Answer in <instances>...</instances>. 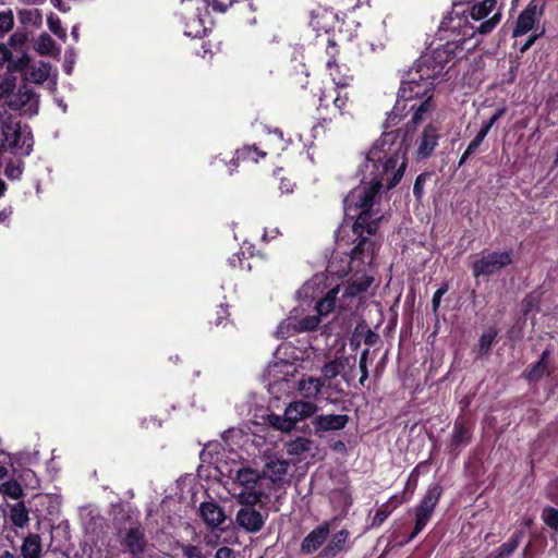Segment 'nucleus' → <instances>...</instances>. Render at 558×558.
I'll use <instances>...</instances> for the list:
<instances>
[{
	"instance_id": "f257e3e1",
	"label": "nucleus",
	"mask_w": 558,
	"mask_h": 558,
	"mask_svg": "<svg viewBox=\"0 0 558 558\" xmlns=\"http://www.w3.org/2000/svg\"><path fill=\"white\" fill-rule=\"evenodd\" d=\"M501 10L497 0L475 2L469 10L459 12L453 9L440 23L439 40L445 44L425 52L417 61L418 78L402 82L398 99L388 121L395 123L402 112L409 108L414 111L413 123L425 120L434 110V82L445 73L450 62L461 59L478 44L476 34H489L500 22Z\"/></svg>"
},
{
	"instance_id": "f03ea898",
	"label": "nucleus",
	"mask_w": 558,
	"mask_h": 558,
	"mask_svg": "<svg viewBox=\"0 0 558 558\" xmlns=\"http://www.w3.org/2000/svg\"><path fill=\"white\" fill-rule=\"evenodd\" d=\"M407 149L405 136H401L399 131H389L384 132L366 154L361 184L344 199L347 215L359 210L353 226V231L359 236L364 231L369 235L377 231L383 218L381 211L376 207L380 197L379 191L392 189L403 177Z\"/></svg>"
},
{
	"instance_id": "7ed1b4c3",
	"label": "nucleus",
	"mask_w": 558,
	"mask_h": 558,
	"mask_svg": "<svg viewBox=\"0 0 558 558\" xmlns=\"http://www.w3.org/2000/svg\"><path fill=\"white\" fill-rule=\"evenodd\" d=\"M375 243L363 238L353 248L350 258V270L356 274L362 272L353 281L347 284L331 289L326 296L316 304L315 315H308L300 318L299 311L291 312L289 317L280 323L276 335L278 338H287L295 332L310 331L315 329L320 323V316L329 314L338 301L339 307L347 310L355 304L357 295L372 284L373 278L366 275V266H371L374 260Z\"/></svg>"
},
{
	"instance_id": "20e7f679",
	"label": "nucleus",
	"mask_w": 558,
	"mask_h": 558,
	"mask_svg": "<svg viewBox=\"0 0 558 558\" xmlns=\"http://www.w3.org/2000/svg\"><path fill=\"white\" fill-rule=\"evenodd\" d=\"M217 470L229 478L225 486L240 504L254 506L270 498L269 483L257 470L236 463L229 468L222 461H217Z\"/></svg>"
},
{
	"instance_id": "39448f33",
	"label": "nucleus",
	"mask_w": 558,
	"mask_h": 558,
	"mask_svg": "<svg viewBox=\"0 0 558 558\" xmlns=\"http://www.w3.org/2000/svg\"><path fill=\"white\" fill-rule=\"evenodd\" d=\"M33 144L28 126L21 125L7 112L0 113V159L5 153L15 157L28 156L33 150Z\"/></svg>"
},
{
	"instance_id": "423d86ee",
	"label": "nucleus",
	"mask_w": 558,
	"mask_h": 558,
	"mask_svg": "<svg viewBox=\"0 0 558 558\" xmlns=\"http://www.w3.org/2000/svg\"><path fill=\"white\" fill-rule=\"evenodd\" d=\"M208 0H182L181 17L184 24V35L193 38L204 36L211 27L207 9Z\"/></svg>"
},
{
	"instance_id": "0eeeda50",
	"label": "nucleus",
	"mask_w": 558,
	"mask_h": 558,
	"mask_svg": "<svg viewBox=\"0 0 558 558\" xmlns=\"http://www.w3.org/2000/svg\"><path fill=\"white\" fill-rule=\"evenodd\" d=\"M318 412V407L313 401L295 400L290 402L282 415H268V423L271 427L282 433L292 432L298 423L311 418Z\"/></svg>"
},
{
	"instance_id": "6e6552de",
	"label": "nucleus",
	"mask_w": 558,
	"mask_h": 558,
	"mask_svg": "<svg viewBox=\"0 0 558 558\" xmlns=\"http://www.w3.org/2000/svg\"><path fill=\"white\" fill-rule=\"evenodd\" d=\"M440 138V125L436 122L426 124L415 141L413 156L416 160L430 157Z\"/></svg>"
},
{
	"instance_id": "1a4fd4ad",
	"label": "nucleus",
	"mask_w": 558,
	"mask_h": 558,
	"mask_svg": "<svg viewBox=\"0 0 558 558\" xmlns=\"http://www.w3.org/2000/svg\"><path fill=\"white\" fill-rule=\"evenodd\" d=\"M8 71L11 73L15 71H24V75L27 81L40 84L49 77L51 66L49 63L43 61L29 65V57L27 54H23L16 61H11V63H9Z\"/></svg>"
},
{
	"instance_id": "9d476101",
	"label": "nucleus",
	"mask_w": 558,
	"mask_h": 558,
	"mask_svg": "<svg viewBox=\"0 0 558 558\" xmlns=\"http://www.w3.org/2000/svg\"><path fill=\"white\" fill-rule=\"evenodd\" d=\"M440 494L441 489L438 485H432L427 489L424 498L416 509L415 526L411 538L417 535L428 523L430 515L439 500Z\"/></svg>"
},
{
	"instance_id": "9b49d317",
	"label": "nucleus",
	"mask_w": 558,
	"mask_h": 558,
	"mask_svg": "<svg viewBox=\"0 0 558 558\" xmlns=\"http://www.w3.org/2000/svg\"><path fill=\"white\" fill-rule=\"evenodd\" d=\"M511 252L485 254L473 264V275L475 277L493 275L511 264Z\"/></svg>"
},
{
	"instance_id": "f8f14e48",
	"label": "nucleus",
	"mask_w": 558,
	"mask_h": 558,
	"mask_svg": "<svg viewBox=\"0 0 558 558\" xmlns=\"http://www.w3.org/2000/svg\"><path fill=\"white\" fill-rule=\"evenodd\" d=\"M296 373V365L286 360H279L270 363L266 368V378L269 381V390L275 393V390H281L282 386L290 377Z\"/></svg>"
},
{
	"instance_id": "ddd939ff",
	"label": "nucleus",
	"mask_w": 558,
	"mask_h": 558,
	"mask_svg": "<svg viewBox=\"0 0 558 558\" xmlns=\"http://www.w3.org/2000/svg\"><path fill=\"white\" fill-rule=\"evenodd\" d=\"M542 14L543 11L539 8L538 3L535 0L532 1L526 7V9L519 15L517 26L513 29V36H522L529 32H532L533 34L535 29L539 32L542 28L535 25L539 21Z\"/></svg>"
},
{
	"instance_id": "4468645a",
	"label": "nucleus",
	"mask_w": 558,
	"mask_h": 558,
	"mask_svg": "<svg viewBox=\"0 0 558 558\" xmlns=\"http://www.w3.org/2000/svg\"><path fill=\"white\" fill-rule=\"evenodd\" d=\"M289 461L279 459L277 457H270L267 459L260 474L265 481L269 483L271 490L275 485H279L283 482L286 475L289 472Z\"/></svg>"
},
{
	"instance_id": "2eb2a0df",
	"label": "nucleus",
	"mask_w": 558,
	"mask_h": 558,
	"mask_svg": "<svg viewBox=\"0 0 558 558\" xmlns=\"http://www.w3.org/2000/svg\"><path fill=\"white\" fill-rule=\"evenodd\" d=\"M311 26L316 32H335L339 24V16L330 9L318 8L311 13Z\"/></svg>"
},
{
	"instance_id": "dca6fc26",
	"label": "nucleus",
	"mask_w": 558,
	"mask_h": 558,
	"mask_svg": "<svg viewBox=\"0 0 558 558\" xmlns=\"http://www.w3.org/2000/svg\"><path fill=\"white\" fill-rule=\"evenodd\" d=\"M263 514L252 507H243L236 513V523L247 532H257L264 525Z\"/></svg>"
},
{
	"instance_id": "f3484780",
	"label": "nucleus",
	"mask_w": 558,
	"mask_h": 558,
	"mask_svg": "<svg viewBox=\"0 0 558 558\" xmlns=\"http://www.w3.org/2000/svg\"><path fill=\"white\" fill-rule=\"evenodd\" d=\"M348 422L349 417L344 414H322L314 418L313 426L316 433L331 432L344 428Z\"/></svg>"
},
{
	"instance_id": "a211bd4d",
	"label": "nucleus",
	"mask_w": 558,
	"mask_h": 558,
	"mask_svg": "<svg viewBox=\"0 0 558 558\" xmlns=\"http://www.w3.org/2000/svg\"><path fill=\"white\" fill-rule=\"evenodd\" d=\"M324 388L322 378L313 376L303 377L298 381L296 390L302 397V400L313 401L316 400Z\"/></svg>"
},
{
	"instance_id": "6ab92c4d",
	"label": "nucleus",
	"mask_w": 558,
	"mask_h": 558,
	"mask_svg": "<svg viewBox=\"0 0 558 558\" xmlns=\"http://www.w3.org/2000/svg\"><path fill=\"white\" fill-rule=\"evenodd\" d=\"M327 69L337 88L348 87L353 81L350 69L343 63H338L333 58L327 61Z\"/></svg>"
},
{
	"instance_id": "aec40b11",
	"label": "nucleus",
	"mask_w": 558,
	"mask_h": 558,
	"mask_svg": "<svg viewBox=\"0 0 558 558\" xmlns=\"http://www.w3.org/2000/svg\"><path fill=\"white\" fill-rule=\"evenodd\" d=\"M326 289V275H315L311 280L305 282L298 291L301 300H314L320 295Z\"/></svg>"
},
{
	"instance_id": "412c9836",
	"label": "nucleus",
	"mask_w": 558,
	"mask_h": 558,
	"mask_svg": "<svg viewBox=\"0 0 558 558\" xmlns=\"http://www.w3.org/2000/svg\"><path fill=\"white\" fill-rule=\"evenodd\" d=\"M329 534L328 524H323L313 530L302 542L301 549L305 554L316 551L326 541Z\"/></svg>"
},
{
	"instance_id": "4be33fe9",
	"label": "nucleus",
	"mask_w": 558,
	"mask_h": 558,
	"mask_svg": "<svg viewBox=\"0 0 558 558\" xmlns=\"http://www.w3.org/2000/svg\"><path fill=\"white\" fill-rule=\"evenodd\" d=\"M199 513L202 519L210 527H218L226 520L223 510L217 504L211 501L201 504Z\"/></svg>"
},
{
	"instance_id": "5701e85b",
	"label": "nucleus",
	"mask_w": 558,
	"mask_h": 558,
	"mask_svg": "<svg viewBox=\"0 0 558 558\" xmlns=\"http://www.w3.org/2000/svg\"><path fill=\"white\" fill-rule=\"evenodd\" d=\"M348 94L341 93L340 90L333 89L330 92H324L319 97L320 106L328 107L331 102L336 110L339 111L340 114L344 113V109L348 105Z\"/></svg>"
},
{
	"instance_id": "b1692460",
	"label": "nucleus",
	"mask_w": 558,
	"mask_h": 558,
	"mask_svg": "<svg viewBox=\"0 0 558 558\" xmlns=\"http://www.w3.org/2000/svg\"><path fill=\"white\" fill-rule=\"evenodd\" d=\"M360 23L352 16H345L342 20L339 19L336 32L340 40H351L357 35Z\"/></svg>"
},
{
	"instance_id": "393cba45",
	"label": "nucleus",
	"mask_w": 558,
	"mask_h": 558,
	"mask_svg": "<svg viewBox=\"0 0 558 558\" xmlns=\"http://www.w3.org/2000/svg\"><path fill=\"white\" fill-rule=\"evenodd\" d=\"M21 550L24 558H39L41 554V542L39 535H28L24 539Z\"/></svg>"
},
{
	"instance_id": "a878e982",
	"label": "nucleus",
	"mask_w": 558,
	"mask_h": 558,
	"mask_svg": "<svg viewBox=\"0 0 558 558\" xmlns=\"http://www.w3.org/2000/svg\"><path fill=\"white\" fill-rule=\"evenodd\" d=\"M35 50L43 56H58L60 50L56 48L54 40L48 34H41L36 43Z\"/></svg>"
},
{
	"instance_id": "bb28decb",
	"label": "nucleus",
	"mask_w": 558,
	"mask_h": 558,
	"mask_svg": "<svg viewBox=\"0 0 558 558\" xmlns=\"http://www.w3.org/2000/svg\"><path fill=\"white\" fill-rule=\"evenodd\" d=\"M344 366L345 360L342 357H337L326 363L322 368L323 381L325 383L326 380L337 377L344 369Z\"/></svg>"
},
{
	"instance_id": "cd10ccee",
	"label": "nucleus",
	"mask_w": 558,
	"mask_h": 558,
	"mask_svg": "<svg viewBox=\"0 0 558 558\" xmlns=\"http://www.w3.org/2000/svg\"><path fill=\"white\" fill-rule=\"evenodd\" d=\"M11 521L16 527L27 525L29 521L28 511L23 502H17L11 507Z\"/></svg>"
},
{
	"instance_id": "c85d7f7f",
	"label": "nucleus",
	"mask_w": 558,
	"mask_h": 558,
	"mask_svg": "<svg viewBox=\"0 0 558 558\" xmlns=\"http://www.w3.org/2000/svg\"><path fill=\"white\" fill-rule=\"evenodd\" d=\"M124 544L132 554H138L144 548L143 535L138 530H130L124 538Z\"/></svg>"
},
{
	"instance_id": "c756f323",
	"label": "nucleus",
	"mask_w": 558,
	"mask_h": 558,
	"mask_svg": "<svg viewBox=\"0 0 558 558\" xmlns=\"http://www.w3.org/2000/svg\"><path fill=\"white\" fill-rule=\"evenodd\" d=\"M37 104V99H36V96L35 94L28 89V88H24V90H20L19 93V99H15V98H12L10 101H9V106L13 109H21L23 106L25 105H36Z\"/></svg>"
},
{
	"instance_id": "7c9ffc66",
	"label": "nucleus",
	"mask_w": 558,
	"mask_h": 558,
	"mask_svg": "<svg viewBox=\"0 0 558 558\" xmlns=\"http://www.w3.org/2000/svg\"><path fill=\"white\" fill-rule=\"evenodd\" d=\"M312 448V440L305 437H298L288 445V453L292 456L302 454Z\"/></svg>"
},
{
	"instance_id": "2f4dec72",
	"label": "nucleus",
	"mask_w": 558,
	"mask_h": 558,
	"mask_svg": "<svg viewBox=\"0 0 558 558\" xmlns=\"http://www.w3.org/2000/svg\"><path fill=\"white\" fill-rule=\"evenodd\" d=\"M349 533L345 530H341L336 533L327 546V553L335 555L337 551L343 548L348 539Z\"/></svg>"
},
{
	"instance_id": "473e14b6",
	"label": "nucleus",
	"mask_w": 558,
	"mask_h": 558,
	"mask_svg": "<svg viewBox=\"0 0 558 558\" xmlns=\"http://www.w3.org/2000/svg\"><path fill=\"white\" fill-rule=\"evenodd\" d=\"M404 501L403 497H392L387 505L384 506L383 509H379L377 513L375 514L374 520L378 523H381L386 520V518L389 515L392 509L397 508L399 505H401Z\"/></svg>"
},
{
	"instance_id": "72a5a7b5",
	"label": "nucleus",
	"mask_w": 558,
	"mask_h": 558,
	"mask_svg": "<svg viewBox=\"0 0 558 558\" xmlns=\"http://www.w3.org/2000/svg\"><path fill=\"white\" fill-rule=\"evenodd\" d=\"M266 153L258 151L255 146H245L236 151V160L257 161L259 157H265Z\"/></svg>"
},
{
	"instance_id": "f704fd0d",
	"label": "nucleus",
	"mask_w": 558,
	"mask_h": 558,
	"mask_svg": "<svg viewBox=\"0 0 558 558\" xmlns=\"http://www.w3.org/2000/svg\"><path fill=\"white\" fill-rule=\"evenodd\" d=\"M521 537H522V532L517 533L511 539H509L507 543L502 544L498 549L497 557L505 558V557L509 556L510 554H512L519 546Z\"/></svg>"
},
{
	"instance_id": "c9c22d12",
	"label": "nucleus",
	"mask_w": 558,
	"mask_h": 558,
	"mask_svg": "<svg viewBox=\"0 0 558 558\" xmlns=\"http://www.w3.org/2000/svg\"><path fill=\"white\" fill-rule=\"evenodd\" d=\"M23 172V162L20 158L11 160L7 163L4 174L10 180H19Z\"/></svg>"
},
{
	"instance_id": "e433bc0d",
	"label": "nucleus",
	"mask_w": 558,
	"mask_h": 558,
	"mask_svg": "<svg viewBox=\"0 0 558 558\" xmlns=\"http://www.w3.org/2000/svg\"><path fill=\"white\" fill-rule=\"evenodd\" d=\"M47 24H48V28L50 29L51 33H53L56 36H58L63 41L66 39V33L62 28L61 21L57 15L50 14L47 17Z\"/></svg>"
},
{
	"instance_id": "4c0bfd02",
	"label": "nucleus",
	"mask_w": 558,
	"mask_h": 558,
	"mask_svg": "<svg viewBox=\"0 0 558 558\" xmlns=\"http://www.w3.org/2000/svg\"><path fill=\"white\" fill-rule=\"evenodd\" d=\"M543 522L555 531L558 530V510L553 507H547L542 512Z\"/></svg>"
},
{
	"instance_id": "58836bf2",
	"label": "nucleus",
	"mask_w": 558,
	"mask_h": 558,
	"mask_svg": "<svg viewBox=\"0 0 558 558\" xmlns=\"http://www.w3.org/2000/svg\"><path fill=\"white\" fill-rule=\"evenodd\" d=\"M2 492L12 499H19L23 495L22 486L15 481H9L2 484Z\"/></svg>"
},
{
	"instance_id": "ea45409f",
	"label": "nucleus",
	"mask_w": 558,
	"mask_h": 558,
	"mask_svg": "<svg viewBox=\"0 0 558 558\" xmlns=\"http://www.w3.org/2000/svg\"><path fill=\"white\" fill-rule=\"evenodd\" d=\"M14 24V17L11 10L0 11V34L10 32Z\"/></svg>"
},
{
	"instance_id": "a19ab883",
	"label": "nucleus",
	"mask_w": 558,
	"mask_h": 558,
	"mask_svg": "<svg viewBox=\"0 0 558 558\" xmlns=\"http://www.w3.org/2000/svg\"><path fill=\"white\" fill-rule=\"evenodd\" d=\"M470 438V433L468 427H465L463 424H456L454 426V433H453V441L456 445H462L466 442Z\"/></svg>"
},
{
	"instance_id": "79ce46f5",
	"label": "nucleus",
	"mask_w": 558,
	"mask_h": 558,
	"mask_svg": "<svg viewBox=\"0 0 558 558\" xmlns=\"http://www.w3.org/2000/svg\"><path fill=\"white\" fill-rule=\"evenodd\" d=\"M547 365L544 363L537 362L533 367L527 372L526 378L529 380H537L539 379L546 372Z\"/></svg>"
},
{
	"instance_id": "37998d69",
	"label": "nucleus",
	"mask_w": 558,
	"mask_h": 558,
	"mask_svg": "<svg viewBox=\"0 0 558 558\" xmlns=\"http://www.w3.org/2000/svg\"><path fill=\"white\" fill-rule=\"evenodd\" d=\"M496 331L494 329H489L487 331H485L481 339H480V348L482 351H488L492 343L494 342L495 338H496Z\"/></svg>"
},
{
	"instance_id": "c03bdc74",
	"label": "nucleus",
	"mask_w": 558,
	"mask_h": 558,
	"mask_svg": "<svg viewBox=\"0 0 558 558\" xmlns=\"http://www.w3.org/2000/svg\"><path fill=\"white\" fill-rule=\"evenodd\" d=\"M448 292V286L447 284H444L442 287H440L439 289H437V291L434 293L433 295V300H432V310L434 312V314L437 313L439 306H440V303H441V298Z\"/></svg>"
},
{
	"instance_id": "a18cd8bd",
	"label": "nucleus",
	"mask_w": 558,
	"mask_h": 558,
	"mask_svg": "<svg viewBox=\"0 0 558 558\" xmlns=\"http://www.w3.org/2000/svg\"><path fill=\"white\" fill-rule=\"evenodd\" d=\"M183 554L186 558H206L203 554L201 548L193 545H187L183 547Z\"/></svg>"
},
{
	"instance_id": "49530a36",
	"label": "nucleus",
	"mask_w": 558,
	"mask_h": 558,
	"mask_svg": "<svg viewBox=\"0 0 558 558\" xmlns=\"http://www.w3.org/2000/svg\"><path fill=\"white\" fill-rule=\"evenodd\" d=\"M209 5L213 7L215 11L225 12L233 2V0H208Z\"/></svg>"
},
{
	"instance_id": "de8ad7c7",
	"label": "nucleus",
	"mask_w": 558,
	"mask_h": 558,
	"mask_svg": "<svg viewBox=\"0 0 558 558\" xmlns=\"http://www.w3.org/2000/svg\"><path fill=\"white\" fill-rule=\"evenodd\" d=\"M15 87L14 80L7 78L2 84H0V98L10 94Z\"/></svg>"
},
{
	"instance_id": "09e8293b",
	"label": "nucleus",
	"mask_w": 558,
	"mask_h": 558,
	"mask_svg": "<svg viewBox=\"0 0 558 558\" xmlns=\"http://www.w3.org/2000/svg\"><path fill=\"white\" fill-rule=\"evenodd\" d=\"M506 113V108L502 107V108H499L493 116L492 118L484 123L485 126H487L489 130L492 129V126Z\"/></svg>"
},
{
	"instance_id": "8fccbe9b",
	"label": "nucleus",
	"mask_w": 558,
	"mask_h": 558,
	"mask_svg": "<svg viewBox=\"0 0 558 558\" xmlns=\"http://www.w3.org/2000/svg\"><path fill=\"white\" fill-rule=\"evenodd\" d=\"M10 58L11 51L4 45H0V68L5 63H11Z\"/></svg>"
},
{
	"instance_id": "3c124183",
	"label": "nucleus",
	"mask_w": 558,
	"mask_h": 558,
	"mask_svg": "<svg viewBox=\"0 0 558 558\" xmlns=\"http://www.w3.org/2000/svg\"><path fill=\"white\" fill-rule=\"evenodd\" d=\"M544 33V28H542L539 32H537V29H535V32L529 37V39L526 40V43L522 46L521 48V51L524 52L526 51L533 44L534 41L541 36L543 35Z\"/></svg>"
},
{
	"instance_id": "603ef678",
	"label": "nucleus",
	"mask_w": 558,
	"mask_h": 558,
	"mask_svg": "<svg viewBox=\"0 0 558 558\" xmlns=\"http://www.w3.org/2000/svg\"><path fill=\"white\" fill-rule=\"evenodd\" d=\"M215 558H234V551L229 547H221L216 551Z\"/></svg>"
},
{
	"instance_id": "864d4df0",
	"label": "nucleus",
	"mask_w": 558,
	"mask_h": 558,
	"mask_svg": "<svg viewBox=\"0 0 558 558\" xmlns=\"http://www.w3.org/2000/svg\"><path fill=\"white\" fill-rule=\"evenodd\" d=\"M366 354L367 351L363 352L361 359H360V368L362 372V376L360 378V381L363 383L367 378V369H366Z\"/></svg>"
},
{
	"instance_id": "5fc2aeb1",
	"label": "nucleus",
	"mask_w": 558,
	"mask_h": 558,
	"mask_svg": "<svg viewBox=\"0 0 558 558\" xmlns=\"http://www.w3.org/2000/svg\"><path fill=\"white\" fill-rule=\"evenodd\" d=\"M482 144V141H480L478 138L474 137L471 143L469 144L468 148H466V155H472L474 154L477 148L480 147V145Z\"/></svg>"
},
{
	"instance_id": "6e6d98bb",
	"label": "nucleus",
	"mask_w": 558,
	"mask_h": 558,
	"mask_svg": "<svg viewBox=\"0 0 558 558\" xmlns=\"http://www.w3.org/2000/svg\"><path fill=\"white\" fill-rule=\"evenodd\" d=\"M413 192L417 197L422 195V175L417 177L414 183Z\"/></svg>"
},
{
	"instance_id": "4d7b16f0",
	"label": "nucleus",
	"mask_w": 558,
	"mask_h": 558,
	"mask_svg": "<svg viewBox=\"0 0 558 558\" xmlns=\"http://www.w3.org/2000/svg\"><path fill=\"white\" fill-rule=\"evenodd\" d=\"M279 187L282 192L289 193L292 192L293 184L289 180H282Z\"/></svg>"
},
{
	"instance_id": "13d9d810",
	"label": "nucleus",
	"mask_w": 558,
	"mask_h": 558,
	"mask_svg": "<svg viewBox=\"0 0 558 558\" xmlns=\"http://www.w3.org/2000/svg\"><path fill=\"white\" fill-rule=\"evenodd\" d=\"M327 270H328L329 274L337 275V276H343L345 274L344 270L340 271V270L336 269L333 260L329 263V265L327 267Z\"/></svg>"
},
{
	"instance_id": "bf43d9fd",
	"label": "nucleus",
	"mask_w": 558,
	"mask_h": 558,
	"mask_svg": "<svg viewBox=\"0 0 558 558\" xmlns=\"http://www.w3.org/2000/svg\"><path fill=\"white\" fill-rule=\"evenodd\" d=\"M12 215V208L9 207V208H4L0 211V221L1 222H4L7 221Z\"/></svg>"
},
{
	"instance_id": "052dcab7",
	"label": "nucleus",
	"mask_w": 558,
	"mask_h": 558,
	"mask_svg": "<svg viewBox=\"0 0 558 558\" xmlns=\"http://www.w3.org/2000/svg\"><path fill=\"white\" fill-rule=\"evenodd\" d=\"M24 40H25V36L24 35H17V34L12 35L11 38H10V43L12 45L23 44Z\"/></svg>"
},
{
	"instance_id": "680f3d73",
	"label": "nucleus",
	"mask_w": 558,
	"mask_h": 558,
	"mask_svg": "<svg viewBox=\"0 0 558 558\" xmlns=\"http://www.w3.org/2000/svg\"><path fill=\"white\" fill-rule=\"evenodd\" d=\"M488 132H489V129L483 124V126L481 128L480 132L477 133V135L475 137L483 142L484 138L486 137V135L488 134Z\"/></svg>"
},
{
	"instance_id": "e2e57ef3",
	"label": "nucleus",
	"mask_w": 558,
	"mask_h": 558,
	"mask_svg": "<svg viewBox=\"0 0 558 558\" xmlns=\"http://www.w3.org/2000/svg\"><path fill=\"white\" fill-rule=\"evenodd\" d=\"M71 36L73 37V39H74L75 41H77V40H78V36H80V35H78V26H77V25H74V26H73V28H72V31H71Z\"/></svg>"
},
{
	"instance_id": "0e129e2a",
	"label": "nucleus",
	"mask_w": 558,
	"mask_h": 558,
	"mask_svg": "<svg viewBox=\"0 0 558 558\" xmlns=\"http://www.w3.org/2000/svg\"><path fill=\"white\" fill-rule=\"evenodd\" d=\"M549 356V351L548 350H545L542 355H541V360L538 362L541 363H544L545 365H547V359Z\"/></svg>"
},
{
	"instance_id": "69168bd1",
	"label": "nucleus",
	"mask_w": 558,
	"mask_h": 558,
	"mask_svg": "<svg viewBox=\"0 0 558 558\" xmlns=\"http://www.w3.org/2000/svg\"><path fill=\"white\" fill-rule=\"evenodd\" d=\"M8 474V470L0 463V480L4 478Z\"/></svg>"
},
{
	"instance_id": "338daca9",
	"label": "nucleus",
	"mask_w": 558,
	"mask_h": 558,
	"mask_svg": "<svg viewBox=\"0 0 558 558\" xmlns=\"http://www.w3.org/2000/svg\"><path fill=\"white\" fill-rule=\"evenodd\" d=\"M470 156H471V155H466V150H465V151L463 153V155L461 156V158H460L459 165H460V166H461V165H463Z\"/></svg>"
},
{
	"instance_id": "774afa93",
	"label": "nucleus",
	"mask_w": 558,
	"mask_h": 558,
	"mask_svg": "<svg viewBox=\"0 0 558 558\" xmlns=\"http://www.w3.org/2000/svg\"><path fill=\"white\" fill-rule=\"evenodd\" d=\"M5 189V183L0 179V197L4 194Z\"/></svg>"
}]
</instances>
